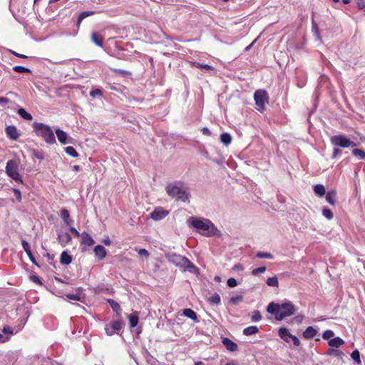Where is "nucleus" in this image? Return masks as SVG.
Returning <instances> with one entry per match:
<instances>
[{
    "mask_svg": "<svg viewBox=\"0 0 365 365\" xmlns=\"http://www.w3.org/2000/svg\"><path fill=\"white\" fill-rule=\"evenodd\" d=\"M232 269L235 271H242L244 270V267L242 264L238 263L233 266Z\"/></svg>",
    "mask_w": 365,
    "mask_h": 365,
    "instance_id": "obj_52",
    "label": "nucleus"
},
{
    "mask_svg": "<svg viewBox=\"0 0 365 365\" xmlns=\"http://www.w3.org/2000/svg\"><path fill=\"white\" fill-rule=\"evenodd\" d=\"M242 301H243V297L242 295L232 296L230 299V302L233 305H237Z\"/></svg>",
    "mask_w": 365,
    "mask_h": 365,
    "instance_id": "obj_36",
    "label": "nucleus"
},
{
    "mask_svg": "<svg viewBox=\"0 0 365 365\" xmlns=\"http://www.w3.org/2000/svg\"><path fill=\"white\" fill-rule=\"evenodd\" d=\"M6 133L7 136L14 140H16L19 137L17 128L14 125H9L6 128Z\"/></svg>",
    "mask_w": 365,
    "mask_h": 365,
    "instance_id": "obj_12",
    "label": "nucleus"
},
{
    "mask_svg": "<svg viewBox=\"0 0 365 365\" xmlns=\"http://www.w3.org/2000/svg\"><path fill=\"white\" fill-rule=\"evenodd\" d=\"M66 297L68 299H71V300H75V301H79L81 299V297L79 294H68L66 295Z\"/></svg>",
    "mask_w": 365,
    "mask_h": 365,
    "instance_id": "obj_47",
    "label": "nucleus"
},
{
    "mask_svg": "<svg viewBox=\"0 0 365 365\" xmlns=\"http://www.w3.org/2000/svg\"><path fill=\"white\" fill-rule=\"evenodd\" d=\"M72 262V257L66 251H63L60 257V262L63 265H68Z\"/></svg>",
    "mask_w": 365,
    "mask_h": 365,
    "instance_id": "obj_18",
    "label": "nucleus"
},
{
    "mask_svg": "<svg viewBox=\"0 0 365 365\" xmlns=\"http://www.w3.org/2000/svg\"><path fill=\"white\" fill-rule=\"evenodd\" d=\"M91 41L98 47L103 48V37L96 32H93L91 36Z\"/></svg>",
    "mask_w": 365,
    "mask_h": 365,
    "instance_id": "obj_16",
    "label": "nucleus"
},
{
    "mask_svg": "<svg viewBox=\"0 0 365 365\" xmlns=\"http://www.w3.org/2000/svg\"><path fill=\"white\" fill-rule=\"evenodd\" d=\"M31 279H32V281L34 282L39 284H41V280H40L38 277H37V276H32L31 277Z\"/></svg>",
    "mask_w": 365,
    "mask_h": 365,
    "instance_id": "obj_60",
    "label": "nucleus"
},
{
    "mask_svg": "<svg viewBox=\"0 0 365 365\" xmlns=\"http://www.w3.org/2000/svg\"><path fill=\"white\" fill-rule=\"evenodd\" d=\"M11 53H12L14 56H18V57H20V58H27V56H25V55H24V54L19 53H17V52H16V51H11Z\"/></svg>",
    "mask_w": 365,
    "mask_h": 365,
    "instance_id": "obj_61",
    "label": "nucleus"
},
{
    "mask_svg": "<svg viewBox=\"0 0 365 365\" xmlns=\"http://www.w3.org/2000/svg\"><path fill=\"white\" fill-rule=\"evenodd\" d=\"M334 332L331 330H327L325 331L323 334L322 337L324 339H329L331 337L334 336Z\"/></svg>",
    "mask_w": 365,
    "mask_h": 365,
    "instance_id": "obj_44",
    "label": "nucleus"
},
{
    "mask_svg": "<svg viewBox=\"0 0 365 365\" xmlns=\"http://www.w3.org/2000/svg\"><path fill=\"white\" fill-rule=\"evenodd\" d=\"M328 344L331 347L339 348L344 344V341L340 337H335L330 339Z\"/></svg>",
    "mask_w": 365,
    "mask_h": 365,
    "instance_id": "obj_25",
    "label": "nucleus"
},
{
    "mask_svg": "<svg viewBox=\"0 0 365 365\" xmlns=\"http://www.w3.org/2000/svg\"><path fill=\"white\" fill-rule=\"evenodd\" d=\"M9 103V99L4 97H0V104L6 105Z\"/></svg>",
    "mask_w": 365,
    "mask_h": 365,
    "instance_id": "obj_56",
    "label": "nucleus"
},
{
    "mask_svg": "<svg viewBox=\"0 0 365 365\" xmlns=\"http://www.w3.org/2000/svg\"><path fill=\"white\" fill-rule=\"evenodd\" d=\"M138 255L140 256H144L145 257H148L149 256V252L145 249H140L138 250Z\"/></svg>",
    "mask_w": 365,
    "mask_h": 365,
    "instance_id": "obj_50",
    "label": "nucleus"
},
{
    "mask_svg": "<svg viewBox=\"0 0 365 365\" xmlns=\"http://www.w3.org/2000/svg\"><path fill=\"white\" fill-rule=\"evenodd\" d=\"M80 245L82 247V250L86 251L87 248L91 247L95 244L93 237L86 232H83L81 235Z\"/></svg>",
    "mask_w": 365,
    "mask_h": 365,
    "instance_id": "obj_10",
    "label": "nucleus"
},
{
    "mask_svg": "<svg viewBox=\"0 0 365 365\" xmlns=\"http://www.w3.org/2000/svg\"><path fill=\"white\" fill-rule=\"evenodd\" d=\"M34 131L36 135L43 138L48 144L56 143V138L51 128L43 123L34 122L33 123Z\"/></svg>",
    "mask_w": 365,
    "mask_h": 365,
    "instance_id": "obj_3",
    "label": "nucleus"
},
{
    "mask_svg": "<svg viewBox=\"0 0 365 365\" xmlns=\"http://www.w3.org/2000/svg\"><path fill=\"white\" fill-rule=\"evenodd\" d=\"M191 224L201 235L205 236L215 235V232L217 231L211 221L207 219L202 220L192 217L191 219Z\"/></svg>",
    "mask_w": 365,
    "mask_h": 365,
    "instance_id": "obj_2",
    "label": "nucleus"
},
{
    "mask_svg": "<svg viewBox=\"0 0 365 365\" xmlns=\"http://www.w3.org/2000/svg\"><path fill=\"white\" fill-rule=\"evenodd\" d=\"M201 131H202L203 135H207V136H210L211 135V132H210V130L207 128H203L201 130Z\"/></svg>",
    "mask_w": 365,
    "mask_h": 365,
    "instance_id": "obj_57",
    "label": "nucleus"
},
{
    "mask_svg": "<svg viewBox=\"0 0 365 365\" xmlns=\"http://www.w3.org/2000/svg\"><path fill=\"white\" fill-rule=\"evenodd\" d=\"M103 243L106 245V246H109L110 245V240L108 238V239H106L103 240Z\"/></svg>",
    "mask_w": 365,
    "mask_h": 365,
    "instance_id": "obj_63",
    "label": "nucleus"
},
{
    "mask_svg": "<svg viewBox=\"0 0 365 365\" xmlns=\"http://www.w3.org/2000/svg\"><path fill=\"white\" fill-rule=\"evenodd\" d=\"M352 154L361 160L365 159V151L363 150L354 148L352 150Z\"/></svg>",
    "mask_w": 365,
    "mask_h": 365,
    "instance_id": "obj_34",
    "label": "nucleus"
},
{
    "mask_svg": "<svg viewBox=\"0 0 365 365\" xmlns=\"http://www.w3.org/2000/svg\"><path fill=\"white\" fill-rule=\"evenodd\" d=\"M168 211L165 210L163 207H156L150 213V216L154 220H160L168 215Z\"/></svg>",
    "mask_w": 365,
    "mask_h": 365,
    "instance_id": "obj_11",
    "label": "nucleus"
},
{
    "mask_svg": "<svg viewBox=\"0 0 365 365\" xmlns=\"http://www.w3.org/2000/svg\"><path fill=\"white\" fill-rule=\"evenodd\" d=\"M65 237L66 238V241L67 242H69V241L71 240V235L68 233H66L65 234Z\"/></svg>",
    "mask_w": 365,
    "mask_h": 365,
    "instance_id": "obj_64",
    "label": "nucleus"
},
{
    "mask_svg": "<svg viewBox=\"0 0 365 365\" xmlns=\"http://www.w3.org/2000/svg\"><path fill=\"white\" fill-rule=\"evenodd\" d=\"M256 257L257 258H267V259H273V256L271 253L269 252H258L256 254Z\"/></svg>",
    "mask_w": 365,
    "mask_h": 365,
    "instance_id": "obj_39",
    "label": "nucleus"
},
{
    "mask_svg": "<svg viewBox=\"0 0 365 365\" xmlns=\"http://www.w3.org/2000/svg\"><path fill=\"white\" fill-rule=\"evenodd\" d=\"M330 142L333 145L339 146L344 148L349 147H355L356 144L351 141L344 135H336L330 138Z\"/></svg>",
    "mask_w": 365,
    "mask_h": 365,
    "instance_id": "obj_6",
    "label": "nucleus"
},
{
    "mask_svg": "<svg viewBox=\"0 0 365 365\" xmlns=\"http://www.w3.org/2000/svg\"><path fill=\"white\" fill-rule=\"evenodd\" d=\"M26 255H27V256L29 257V259L31 260V262L34 264H35V265H36V266L39 267V264L37 263L36 260L35 259V257H34V255H33V254H32L31 251L30 252L27 253Z\"/></svg>",
    "mask_w": 365,
    "mask_h": 365,
    "instance_id": "obj_49",
    "label": "nucleus"
},
{
    "mask_svg": "<svg viewBox=\"0 0 365 365\" xmlns=\"http://www.w3.org/2000/svg\"><path fill=\"white\" fill-rule=\"evenodd\" d=\"M183 314L184 316L191 319L194 322H198L197 314L190 308H186L183 309Z\"/></svg>",
    "mask_w": 365,
    "mask_h": 365,
    "instance_id": "obj_22",
    "label": "nucleus"
},
{
    "mask_svg": "<svg viewBox=\"0 0 365 365\" xmlns=\"http://www.w3.org/2000/svg\"><path fill=\"white\" fill-rule=\"evenodd\" d=\"M193 66H195L196 68H200V69H206V70H214V68L211 66H209L207 64H203V63H193Z\"/></svg>",
    "mask_w": 365,
    "mask_h": 365,
    "instance_id": "obj_38",
    "label": "nucleus"
},
{
    "mask_svg": "<svg viewBox=\"0 0 365 365\" xmlns=\"http://www.w3.org/2000/svg\"><path fill=\"white\" fill-rule=\"evenodd\" d=\"M220 140L224 144L229 145L232 141V138L230 134L223 133L220 135Z\"/></svg>",
    "mask_w": 365,
    "mask_h": 365,
    "instance_id": "obj_32",
    "label": "nucleus"
},
{
    "mask_svg": "<svg viewBox=\"0 0 365 365\" xmlns=\"http://www.w3.org/2000/svg\"><path fill=\"white\" fill-rule=\"evenodd\" d=\"M165 190L169 196L173 198H175L178 201L180 200L182 202H185L189 199V193L182 188L175 185L169 184L166 187Z\"/></svg>",
    "mask_w": 365,
    "mask_h": 365,
    "instance_id": "obj_4",
    "label": "nucleus"
},
{
    "mask_svg": "<svg viewBox=\"0 0 365 365\" xmlns=\"http://www.w3.org/2000/svg\"><path fill=\"white\" fill-rule=\"evenodd\" d=\"M90 96L91 97H93V98H95L97 96H103V91L101 89H99V88H97V89H95V90H92L90 92Z\"/></svg>",
    "mask_w": 365,
    "mask_h": 365,
    "instance_id": "obj_43",
    "label": "nucleus"
},
{
    "mask_svg": "<svg viewBox=\"0 0 365 365\" xmlns=\"http://www.w3.org/2000/svg\"><path fill=\"white\" fill-rule=\"evenodd\" d=\"M269 95L267 91L263 89L257 90L254 93V100L257 109L262 112L265 109V105L269 103Z\"/></svg>",
    "mask_w": 365,
    "mask_h": 365,
    "instance_id": "obj_5",
    "label": "nucleus"
},
{
    "mask_svg": "<svg viewBox=\"0 0 365 365\" xmlns=\"http://www.w3.org/2000/svg\"><path fill=\"white\" fill-rule=\"evenodd\" d=\"M13 69H14V71H16L17 73H30L31 72V71L29 68L24 67L22 66H15L13 68Z\"/></svg>",
    "mask_w": 365,
    "mask_h": 365,
    "instance_id": "obj_37",
    "label": "nucleus"
},
{
    "mask_svg": "<svg viewBox=\"0 0 365 365\" xmlns=\"http://www.w3.org/2000/svg\"><path fill=\"white\" fill-rule=\"evenodd\" d=\"M70 231L76 237H81V233H80L75 227H70Z\"/></svg>",
    "mask_w": 365,
    "mask_h": 365,
    "instance_id": "obj_53",
    "label": "nucleus"
},
{
    "mask_svg": "<svg viewBox=\"0 0 365 365\" xmlns=\"http://www.w3.org/2000/svg\"><path fill=\"white\" fill-rule=\"evenodd\" d=\"M129 322L132 328L135 327L138 324V315L137 313H133L129 315Z\"/></svg>",
    "mask_w": 365,
    "mask_h": 365,
    "instance_id": "obj_29",
    "label": "nucleus"
},
{
    "mask_svg": "<svg viewBox=\"0 0 365 365\" xmlns=\"http://www.w3.org/2000/svg\"><path fill=\"white\" fill-rule=\"evenodd\" d=\"M8 337H6L3 336L1 334H0V343H4L8 340Z\"/></svg>",
    "mask_w": 365,
    "mask_h": 365,
    "instance_id": "obj_62",
    "label": "nucleus"
},
{
    "mask_svg": "<svg viewBox=\"0 0 365 365\" xmlns=\"http://www.w3.org/2000/svg\"><path fill=\"white\" fill-rule=\"evenodd\" d=\"M357 6L361 10L365 9V1L364 0H359L357 2Z\"/></svg>",
    "mask_w": 365,
    "mask_h": 365,
    "instance_id": "obj_54",
    "label": "nucleus"
},
{
    "mask_svg": "<svg viewBox=\"0 0 365 365\" xmlns=\"http://www.w3.org/2000/svg\"><path fill=\"white\" fill-rule=\"evenodd\" d=\"M317 334V330L313 327H308L302 333V336L305 339H313Z\"/></svg>",
    "mask_w": 365,
    "mask_h": 365,
    "instance_id": "obj_14",
    "label": "nucleus"
},
{
    "mask_svg": "<svg viewBox=\"0 0 365 365\" xmlns=\"http://www.w3.org/2000/svg\"><path fill=\"white\" fill-rule=\"evenodd\" d=\"M227 286L230 287H235L237 285V280L235 278H229L227 282Z\"/></svg>",
    "mask_w": 365,
    "mask_h": 365,
    "instance_id": "obj_45",
    "label": "nucleus"
},
{
    "mask_svg": "<svg viewBox=\"0 0 365 365\" xmlns=\"http://www.w3.org/2000/svg\"><path fill=\"white\" fill-rule=\"evenodd\" d=\"M96 14V11H83L81 12L78 17V20H77V27L79 28L80 27V25L82 22V21L88 17V16H92V15H94Z\"/></svg>",
    "mask_w": 365,
    "mask_h": 365,
    "instance_id": "obj_17",
    "label": "nucleus"
},
{
    "mask_svg": "<svg viewBox=\"0 0 365 365\" xmlns=\"http://www.w3.org/2000/svg\"><path fill=\"white\" fill-rule=\"evenodd\" d=\"M266 282H267V284L270 287H277L279 286V281L276 276L272 277H269L267 279Z\"/></svg>",
    "mask_w": 365,
    "mask_h": 365,
    "instance_id": "obj_31",
    "label": "nucleus"
},
{
    "mask_svg": "<svg viewBox=\"0 0 365 365\" xmlns=\"http://www.w3.org/2000/svg\"><path fill=\"white\" fill-rule=\"evenodd\" d=\"M6 173L7 175H9L16 182H22L21 177L18 170V165L16 161L10 160L7 162L6 166Z\"/></svg>",
    "mask_w": 365,
    "mask_h": 365,
    "instance_id": "obj_8",
    "label": "nucleus"
},
{
    "mask_svg": "<svg viewBox=\"0 0 365 365\" xmlns=\"http://www.w3.org/2000/svg\"><path fill=\"white\" fill-rule=\"evenodd\" d=\"M21 245L26 254L31 252L29 244L26 240H22Z\"/></svg>",
    "mask_w": 365,
    "mask_h": 365,
    "instance_id": "obj_48",
    "label": "nucleus"
},
{
    "mask_svg": "<svg viewBox=\"0 0 365 365\" xmlns=\"http://www.w3.org/2000/svg\"><path fill=\"white\" fill-rule=\"evenodd\" d=\"M351 357L356 364H360L361 363L360 359V353L358 349H355L352 351Z\"/></svg>",
    "mask_w": 365,
    "mask_h": 365,
    "instance_id": "obj_35",
    "label": "nucleus"
},
{
    "mask_svg": "<svg viewBox=\"0 0 365 365\" xmlns=\"http://www.w3.org/2000/svg\"><path fill=\"white\" fill-rule=\"evenodd\" d=\"M223 345L230 351H235L237 349V344L227 337H224L222 341Z\"/></svg>",
    "mask_w": 365,
    "mask_h": 365,
    "instance_id": "obj_13",
    "label": "nucleus"
},
{
    "mask_svg": "<svg viewBox=\"0 0 365 365\" xmlns=\"http://www.w3.org/2000/svg\"><path fill=\"white\" fill-rule=\"evenodd\" d=\"M267 270V268L265 267H260L256 269H254L252 271V274L254 276H257L259 274L264 273Z\"/></svg>",
    "mask_w": 365,
    "mask_h": 365,
    "instance_id": "obj_41",
    "label": "nucleus"
},
{
    "mask_svg": "<svg viewBox=\"0 0 365 365\" xmlns=\"http://www.w3.org/2000/svg\"><path fill=\"white\" fill-rule=\"evenodd\" d=\"M113 71L115 73L122 75L123 76H130L131 74L130 72L122 69H114Z\"/></svg>",
    "mask_w": 365,
    "mask_h": 365,
    "instance_id": "obj_46",
    "label": "nucleus"
},
{
    "mask_svg": "<svg viewBox=\"0 0 365 365\" xmlns=\"http://www.w3.org/2000/svg\"><path fill=\"white\" fill-rule=\"evenodd\" d=\"M314 192L317 195L322 197L326 194V189L323 185L317 184L314 187Z\"/></svg>",
    "mask_w": 365,
    "mask_h": 365,
    "instance_id": "obj_24",
    "label": "nucleus"
},
{
    "mask_svg": "<svg viewBox=\"0 0 365 365\" xmlns=\"http://www.w3.org/2000/svg\"><path fill=\"white\" fill-rule=\"evenodd\" d=\"M261 319H262V315L259 311H255L253 312V314L252 315V319L253 322H258V321L261 320Z\"/></svg>",
    "mask_w": 365,
    "mask_h": 365,
    "instance_id": "obj_42",
    "label": "nucleus"
},
{
    "mask_svg": "<svg viewBox=\"0 0 365 365\" xmlns=\"http://www.w3.org/2000/svg\"><path fill=\"white\" fill-rule=\"evenodd\" d=\"M106 332L108 335H112L114 334V331H112L109 325H106L105 327Z\"/></svg>",
    "mask_w": 365,
    "mask_h": 365,
    "instance_id": "obj_59",
    "label": "nucleus"
},
{
    "mask_svg": "<svg viewBox=\"0 0 365 365\" xmlns=\"http://www.w3.org/2000/svg\"><path fill=\"white\" fill-rule=\"evenodd\" d=\"M108 302L110 304L112 309L113 310V312H115L117 314V315L120 316L122 312L120 304L116 301L112 299H108Z\"/></svg>",
    "mask_w": 365,
    "mask_h": 365,
    "instance_id": "obj_21",
    "label": "nucleus"
},
{
    "mask_svg": "<svg viewBox=\"0 0 365 365\" xmlns=\"http://www.w3.org/2000/svg\"><path fill=\"white\" fill-rule=\"evenodd\" d=\"M61 217L66 225H70L72 222L70 218V214L68 210L63 208L61 210Z\"/></svg>",
    "mask_w": 365,
    "mask_h": 365,
    "instance_id": "obj_23",
    "label": "nucleus"
},
{
    "mask_svg": "<svg viewBox=\"0 0 365 365\" xmlns=\"http://www.w3.org/2000/svg\"><path fill=\"white\" fill-rule=\"evenodd\" d=\"M109 326L114 333L118 332L122 329V323L119 320L112 322Z\"/></svg>",
    "mask_w": 365,
    "mask_h": 365,
    "instance_id": "obj_28",
    "label": "nucleus"
},
{
    "mask_svg": "<svg viewBox=\"0 0 365 365\" xmlns=\"http://www.w3.org/2000/svg\"><path fill=\"white\" fill-rule=\"evenodd\" d=\"M14 192L16 200L20 202L21 200V194L18 189H14Z\"/></svg>",
    "mask_w": 365,
    "mask_h": 365,
    "instance_id": "obj_51",
    "label": "nucleus"
},
{
    "mask_svg": "<svg viewBox=\"0 0 365 365\" xmlns=\"http://www.w3.org/2000/svg\"><path fill=\"white\" fill-rule=\"evenodd\" d=\"M207 302L211 304H220L221 302L220 296L217 293H214L207 299Z\"/></svg>",
    "mask_w": 365,
    "mask_h": 365,
    "instance_id": "obj_27",
    "label": "nucleus"
},
{
    "mask_svg": "<svg viewBox=\"0 0 365 365\" xmlns=\"http://www.w3.org/2000/svg\"><path fill=\"white\" fill-rule=\"evenodd\" d=\"M259 329L256 326L248 327L243 330V334L246 336H250L258 333Z\"/></svg>",
    "mask_w": 365,
    "mask_h": 365,
    "instance_id": "obj_26",
    "label": "nucleus"
},
{
    "mask_svg": "<svg viewBox=\"0 0 365 365\" xmlns=\"http://www.w3.org/2000/svg\"><path fill=\"white\" fill-rule=\"evenodd\" d=\"M65 151L66 153L73 157V158H77L78 157V152L76 151V150L73 147V146H68L65 148Z\"/></svg>",
    "mask_w": 365,
    "mask_h": 365,
    "instance_id": "obj_33",
    "label": "nucleus"
},
{
    "mask_svg": "<svg viewBox=\"0 0 365 365\" xmlns=\"http://www.w3.org/2000/svg\"><path fill=\"white\" fill-rule=\"evenodd\" d=\"M279 337L284 340L287 343H290L292 341L293 344L295 346H299L300 345V341L299 339L294 336L292 335L288 330V329L285 327H282L279 329L278 331Z\"/></svg>",
    "mask_w": 365,
    "mask_h": 365,
    "instance_id": "obj_9",
    "label": "nucleus"
},
{
    "mask_svg": "<svg viewBox=\"0 0 365 365\" xmlns=\"http://www.w3.org/2000/svg\"><path fill=\"white\" fill-rule=\"evenodd\" d=\"M173 262L177 266L183 268L185 271L195 272L197 268L185 257L174 255L173 256Z\"/></svg>",
    "mask_w": 365,
    "mask_h": 365,
    "instance_id": "obj_7",
    "label": "nucleus"
},
{
    "mask_svg": "<svg viewBox=\"0 0 365 365\" xmlns=\"http://www.w3.org/2000/svg\"><path fill=\"white\" fill-rule=\"evenodd\" d=\"M93 252L95 253L96 257H98L99 259H104L107 254L106 248L102 245H96L94 247Z\"/></svg>",
    "mask_w": 365,
    "mask_h": 365,
    "instance_id": "obj_15",
    "label": "nucleus"
},
{
    "mask_svg": "<svg viewBox=\"0 0 365 365\" xmlns=\"http://www.w3.org/2000/svg\"><path fill=\"white\" fill-rule=\"evenodd\" d=\"M267 312L274 315L276 320L281 321L285 317L294 315L297 312V308L289 301L282 304L272 302L267 306Z\"/></svg>",
    "mask_w": 365,
    "mask_h": 365,
    "instance_id": "obj_1",
    "label": "nucleus"
},
{
    "mask_svg": "<svg viewBox=\"0 0 365 365\" xmlns=\"http://www.w3.org/2000/svg\"><path fill=\"white\" fill-rule=\"evenodd\" d=\"M3 332L6 333V334H13V329L10 327L5 326L3 328Z\"/></svg>",
    "mask_w": 365,
    "mask_h": 365,
    "instance_id": "obj_55",
    "label": "nucleus"
},
{
    "mask_svg": "<svg viewBox=\"0 0 365 365\" xmlns=\"http://www.w3.org/2000/svg\"><path fill=\"white\" fill-rule=\"evenodd\" d=\"M56 134L58 141L61 143H62L63 145L67 143L66 140L68 138V135L66 132H64L63 130H62L61 129H56Z\"/></svg>",
    "mask_w": 365,
    "mask_h": 365,
    "instance_id": "obj_20",
    "label": "nucleus"
},
{
    "mask_svg": "<svg viewBox=\"0 0 365 365\" xmlns=\"http://www.w3.org/2000/svg\"><path fill=\"white\" fill-rule=\"evenodd\" d=\"M322 214L328 220H331L334 217L331 210L328 208H324L322 210Z\"/></svg>",
    "mask_w": 365,
    "mask_h": 365,
    "instance_id": "obj_40",
    "label": "nucleus"
},
{
    "mask_svg": "<svg viewBox=\"0 0 365 365\" xmlns=\"http://www.w3.org/2000/svg\"><path fill=\"white\" fill-rule=\"evenodd\" d=\"M17 112L18 114L24 119L27 120H32V115L28 112H26V110L24 108H19Z\"/></svg>",
    "mask_w": 365,
    "mask_h": 365,
    "instance_id": "obj_30",
    "label": "nucleus"
},
{
    "mask_svg": "<svg viewBox=\"0 0 365 365\" xmlns=\"http://www.w3.org/2000/svg\"><path fill=\"white\" fill-rule=\"evenodd\" d=\"M341 153V150L339 148H334L333 150L332 158H335L336 156Z\"/></svg>",
    "mask_w": 365,
    "mask_h": 365,
    "instance_id": "obj_58",
    "label": "nucleus"
},
{
    "mask_svg": "<svg viewBox=\"0 0 365 365\" xmlns=\"http://www.w3.org/2000/svg\"><path fill=\"white\" fill-rule=\"evenodd\" d=\"M336 191L332 190L326 194V200L331 205H336Z\"/></svg>",
    "mask_w": 365,
    "mask_h": 365,
    "instance_id": "obj_19",
    "label": "nucleus"
}]
</instances>
